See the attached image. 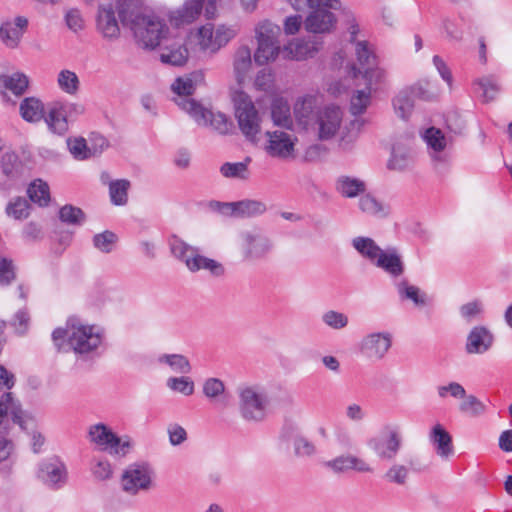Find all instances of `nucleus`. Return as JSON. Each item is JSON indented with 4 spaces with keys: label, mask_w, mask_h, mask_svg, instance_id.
Listing matches in <instances>:
<instances>
[{
    "label": "nucleus",
    "mask_w": 512,
    "mask_h": 512,
    "mask_svg": "<svg viewBox=\"0 0 512 512\" xmlns=\"http://www.w3.org/2000/svg\"><path fill=\"white\" fill-rule=\"evenodd\" d=\"M355 55L358 62L357 69L363 70L367 66L376 65L378 62L374 49L365 40L356 42Z\"/></svg>",
    "instance_id": "45"
},
{
    "label": "nucleus",
    "mask_w": 512,
    "mask_h": 512,
    "mask_svg": "<svg viewBox=\"0 0 512 512\" xmlns=\"http://www.w3.org/2000/svg\"><path fill=\"white\" fill-rule=\"evenodd\" d=\"M321 319L326 326L334 330H341L349 323V319L346 314L335 310H328L324 312Z\"/></svg>",
    "instance_id": "61"
},
{
    "label": "nucleus",
    "mask_w": 512,
    "mask_h": 512,
    "mask_svg": "<svg viewBox=\"0 0 512 512\" xmlns=\"http://www.w3.org/2000/svg\"><path fill=\"white\" fill-rule=\"evenodd\" d=\"M160 59L165 64L181 66L185 64L188 59V50L185 46L180 44L166 47L161 52Z\"/></svg>",
    "instance_id": "48"
},
{
    "label": "nucleus",
    "mask_w": 512,
    "mask_h": 512,
    "mask_svg": "<svg viewBox=\"0 0 512 512\" xmlns=\"http://www.w3.org/2000/svg\"><path fill=\"white\" fill-rule=\"evenodd\" d=\"M340 6L338 0H329L323 5L313 7L304 21L305 29L315 34L329 33L336 23V17L330 10H337Z\"/></svg>",
    "instance_id": "12"
},
{
    "label": "nucleus",
    "mask_w": 512,
    "mask_h": 512,
    "mask_svg": "<svg viewBox=\"0 0 512 512\" xmlns=\"http://www.w3.org/2000/svg\"><path fill=\"white\" fill-rule=\"evenodd\" d=\"M484 311V305L481 300H473L471 302L463 304L460 309L461 317L468 323L473 322L480 318Z\"/></svg>",
    "instance_id": "63"
},
{
    "label": "nucleus",
    "mask_w": 512,
    "mask_h": 512,
    "mask_svg": "<svg viewBox=\"0 0 512 512\" xmlns=\"http://www.w3.org/2000/svg\"><path fill=\"white\" fill-rule=\"evenodd\" d=\"M179 107L194 118L198 124L210 125L220 134L229 133L233 127L232 122L225 114L207 110L193 99H182L179 102Z\"/></svg>",
    "instance_id": "7"
},
{
    "label": "nucleus",
    "mask_w": 512,
    "mask_h": 512,
    "mask_svg": "<svg viewBox=\"0 0 512 512\" xmlns=\"http://www.w3.org/2000/svg\"><path fill=\"white\" fill-rule=\"evenodd\" d=\"M59 218L62 222L70 225H81L85 220V214L78 207L65 205L59 211Z\"/></svg>",
    "instance_id": "60"
},
{
    "label": "nucleus",
    "mask_w": 512,
    "mask_h": 512,
    "mask_svg": "<svg viewBox=\"0 0 512 512\" xmlns=\"http://www.w3.org/2000/svg\"><path fill=\"white\" fill-rule=\"evenodd\" d=\"M38 478L48 487L59 489L67 481V470L57 458L45 460L39 465Z\"/></svg>",
    "instance_id": "19"
},
{
    "label": "nucleus",
    "mask_w": 512,
    "mask_h": 512,
    "mask_svg": "<svg viewBox=\"0 0 512 512\" xmlns=\"http://www.w3.org/2000/svg\"><path fill=\"white\" fill-rule=\"evenodd\" d=\"M412 163L411 149L404 145H394L391 157L388 160L387 167L389 170L404 171Z\"/></svg>",
    "instance_id": "39"
},
{
    "label": "nucleus",
    "mask_w": 512,
    "mask_h": 512,
    "mask_svg": "<svg viewBox=\"0 0 512 512\" xmlns=\"http://www.w3.org/2000/svg\"><path fill=\"white\" fill-rule=\"evenodd\" d=\"M130 182L126 179H120L109 182V196L112 204L123 206L128 201V190Z\"/></svg>",
    "instance_id": "50"
},
{
    "label": "nucleus",
    "mask_w": 512,
    "mask_h": 512,
    "mask_svg": "<svg viewBox=\"0 0 512 512\" xmlns=\"http://www.w3.org/2000/svg\"><path fill=\"white\" fill-rule=\"evenodd\" d=\"M371 103L370 88L356 90L351 96L350 112L357 116L363 114Z\"/></svg>",
    "instance_id": "56"
},
{
    "label": "nucleus",
    "mask_w": 512,
    "mask_h": 512,
    "mask_svg": "<svg viewBox=\"0 0 512 512\" xmlns=\"http://www.w3.org/2000/svg\"><path fill=\"white\" fill-rule=\"evenodd\" d=\"M203 4L204 0H187L181 9L171 14V21L177 26L193 22L201 14Z\"/></svg>",
    "instance_id": "32"
},
{
    "label": "nucleus",
    "mask_w": 512,
    "mask_h": 512,
    "mask_svg": "<svg viewBox=\"0 0 512 512\" xmlns=\"http://www.w3.org/2000/svg\"><path fill=\"white\" fill-rule=\"evenodd\" d=\"M273 248L271 238L261 229L254 228L241 233V249L247 260L264 259Z\"/></svg>",
    "instance_id": "10"
},
{
    "label": "nucleus",
    "mask_w": 512,
    "mask_h": 512,
    "mask_svg": "<svg viewBox=\"0 0 512 512\" xmlns=\"http://www.w3.org/2000/svg\"><path fill=\"white\" fill-rule=\"evenodd\" d=\"M396 290L400 300H410L416 307L422 308L428 304L427 294L415 285L409 284L407 280L396 283Z\"/></svg>",
    "instance_id": "35"
},
{
    "label": "nucleus",
    "mask_w": 512,
    "mask_h": 512,
    "mask_svg": "<svg viewBox=\"0 0 512 512\" xmlns=\"http://www.w3.org/2000/svg\"><path fill=\"white\" fill-rule=\"evenodd\" d=\"M0 84L15 95H22L28 88V77L23 73H14L9 76L0 77Z\"/></svg>",
    "instance_id": "52"
},
{
    "label": "nucleus",
    "mask_w": 512,
    "mask_h": 512,
    "mask_svg": "<svg viewBox=\"0 0 512 512\" xmlns=\"http://www.w3.org/2000/svg\"><path fill=\"white\" fill-rule=\"evenodd\" d=\"M235 115L246 138L255 139L261 129V117L248 95L240 93L235 98Z\"/></svg>",
    "instance_id": "8"
},
{
    "label": "nucleus",
    "mask_w": 512,
    "mask_h": 512,
    "mask_svg": "<svg viewBox=\"0 0 512 512\" xmlns=\"http://www.w3.org/2000/svg\"><path fill=\"white\" fill-rule=\"evenodd\" d=\"M19 110L22 118L28 122H39L44 117L43 103L34 97L25 98Z\"/></svg>",
    "instance_id": "41"
},
{
    "label": "nucleus",
    "mask_w": 512,
    "mask_h": 512,
    "mask_svg": "<svg viewBox=\"0 0 512 512\" xmlns=\"http://www.w3.org/2000/svg\"><path fill=\"white\" fill-rule=\"evenodd\" d=\"M392 346V335L389 332H373L367 334L360 343V350L368 359L379 361L385 357Z\"/></svg>",
    "instance_id": "17"
},
{
    "label": "nucleus",
    "mask_w": 512,
    "mask_h": 512,
    "mask_svg": "<svg viewBox=\"0 0 512 512\" xmlns=\"http://www.w3.org/2000/svg\"><path fill=\"white\" fill-rule=\"evenodd\" d=\"M88 438L91 443L100 447L103 451L110 454L125 455L129 447L128 442H122L121 439L105 424L97 423L91 425L88 429Z\"/></svg>",
    "instance_id": "14"
},
{
    "label": "nucleus",
    "mask_w": 512,
    "mask_h": 512,
    "mask_svg": "<svg viewBox=\"0 0 512 512\" xmlns=\"http://www.w3.org/2000/svg\"><path fill=\"white\" fill-rule=\"evenodd\" d=\"M423 137L430 149L433 161L438 164L448 163L449 155L444 152L448 145V139L444 133L439 128L430 127L425 131Z\"/></svg>",
    "instance_id": "24"
},
{
    "label": "nucleus",
    "mask_w": 512,
    "mask_h": 512,
    "mask_svg": "<svg viewBox=\"0 0 512 512\" xmlns=\"http://www.w3.org/2000/svg\"><path fill=\"white\" fill-rule=\"evenodd\" d=\"M336 190L345 198H354L365 192L366 183L359 178L340 176L336 181Z\"/></svg>",
    "instance_id": "37"
},
{
    "label": "nucleus",
    "mask_w": 512,
    "mask_h": 512,
    "mask_svg": "<svg viewBox=\"0 0 512 512\" xmlns=\"http://www.w3.org/2000/svg\"><path fill=\"white\" fill-rule=\"evenodd\" d=\"M429 440L436 454L441 458L447 459L453 455L452 437L441 424L438 423L432 427Z\"/></svg>",
    "instance_id": "26"
},
{
    "label": "nucleus",
    "mask_w": 512,
    "mask_h": 512,
    "mask_svg": "<svg viewBox=\"0 0 512 512\" xmlns=\"http://www.w3.org/2000/svg\"><path fill=\"white\" fill-rule=\"evenodd\" d=\"M21 162L18 155L10 150L3 153L1 158V169L7 177H16L20 171Z\"/></svg>",
    "instance_id": "57"
},
{
    "label": "nucleus",
    "mask_w": 512,
    "mask_h": 512,
    "mask_svg": "<svg viewBox=\"0 0 512 512\" xmlns=\"http://www.w3.org/2000/svg\"><path fill=\"white\" fill-rule=\"evenodd\" d=\"M315 100L313 97L305 96L297 99L294 104V116L299 125L304 129L309 130L313 123L316 111Z\"/></svg>",
    "instance_id": "30"
},
{
    "label": "nucleus",
    "mask_w": 512,
    "mask_h": 512,
    "mask_svg": "<svg viewBox=\"0 0 512 512\" xmlns=\"http://www.w3.org/2000/svg\"><path fill=\"white\" fill-rule=\"evenodd\" d=\"M325 467L334 473H345L356 471L358 473H372L373 468L364 459L352 454H343L332 460L325 462Z\"/></svg>",
    "instance_id": "23"
},
{
    "label": "nucleus",
    "mask_w": 512,
    "mask_h": 512,
    "mask_svg": "<svg viewBox=\"0 0 512 512\" xmlns=\"http://www.w3.org/2000/svg\"><path fill=\"white\" fill-rule=\"evenodd\" d=\"M249 162L250 158L244 162H226L220 167V173L225 178L246 180L249 177Z\"/></svg>",
    "instance_id": "51"
},
{
    "label": "nucleus",
    "mask_w": 512,
    "mask_h": 512,
    "mask_svg": "<svg viewBox=\"0 0 512 512\" xmlns=\"http://www.w3.org/2000/svg\"><path fill=\"white\" fill-rule=\"evenodd\" d=\"M369 446L382 460H393L399 453L402 446V436L398 427L385 426L381 436L371 439Z\"/></svg>",
    "instance_id": "15"
},
{
    "label": "nucleus",
    "mask_w": 512,
    "mask_h": 512,
    "mask_svg": "<svg viewBox=\"0 0 512 512\" xmlns=\"http://www.w3.org/2000/svg\"><path fill=\"white\" fill-rule=\"evenodd\" d=\"M495 341L494 334L484 325L474 326L466 337L465 351L467 354H484Z\"/></svg>",
    "instance_id": "20"
},
{
    "label": "nucleus",
    "mask_w": 512,
    "mask_h": 512,
    "mask_svg": "<svg viewBox=\"0 0 512 512\" xmlns=\"http://www.w3.org/2000/svg\"><path fill=\"white\" fill-rule=\"evenodd\" d=\"M410 468L407 465L393 463L385 472L384 479L390 484L405 486L409 479Z\"/></svg>",
    "instance_id": "54"
},
{
    "label": "nucleus",
    "mask_w": 512,
    "mask_h": 512,
    "mask_svg": "<svg viewBox=\"0 0 512 512\" xmlns=\"http://www.w3.org/2000/svg\"><path fill=\"white\" fill-rule=\"evenodd\" d=\"M294 433H295V437H294L293 445H294L295 454L297 456H301V457L312 456L316 452L315 445L311 441H309L307 438L298 435L296 428H294L292 426L286 427L283 431V437L286 439H291L293 437Z\"/></svg>",
    "instance_id": "40"
},
{
    "label": "nucleus",
    "mask_w": 512,
    "mask_h": 512,
    "mask_svg": "<svg viewBox=\"0 0 512 512\" xmlns=\"http://www.w3.org/2000/svg\"><path fill=\"white\" fill-rule=\"evenodd\" d=\"M210 207L223 216L235 218H249L262 215L266 212L267 206L264 202L255 199H244L236 202L210 203Z\"/></svg>",
    "instance_id": "13"
},
{
    "label": "nucleus",
    "mask_w": 512,
    "mask_h": 512,
    "mask_svg": "<svg viewBox=\"0 0 512 512\" xmlns=\"http://www.w3.org/2000/svg\"><path fill=\"white\" fill-rule=\"evenodd\" d=\"M169 247L173 256L182 261L191 272L206 270L215 277L225 273L224 266L220 262L201 255L197 247L187 244L177 236L169 239Z\"/></svg>",
    "instance_id": "3"
},
{
    "label": "nucleus",
    "mask_w": 512,
    "mask_h": 512,
    "mask_svg": "<svg viewBox=\"0 0 512 512\" xmlns=\"http://www.w3.org/2000/svg\"><path fill=\"white\" fill-rule=\"evenodd\" d=\"M167 387L185 396L194 393V382L189 377H170L167 380Z\"/></svg>",
    "instance_id": "64"
},
{
    "label": "nucleus",
    "mask_w": 512,
    "mask_h": 512,
    "mask_svg": "<svg viewBox=\"0 0 512 512\" xmlns=\"http://www.w3.org/2000/svg\"><path fill=\"white\" fill-rule=\"evenodd\" d=\"M263 146L267 155L279 160H290L295 157V145L297 138L285 131L275 130L265 133Z\"/></svg>",
    "instance_id": "11"
},
{
    "label": "nucleus",
    "mask_w": 512,
    "mask_h": 512,
    "mask_svg": "<svg viewBox=\"0 0 512 512\" xmlns=\"http://www.w3.org/2000/svg\"><path fill=\"white\" fill-rule=\"evenodd\" d=\"M257 48L254 52V60L258 65H265L276 60L278 55L282 53L279 41L267 42L256 40Z\"/></svg>",
    "instance_id": "38"
},
{
    "label": "nucleus",
    "mask_w": 512,
    "mask_h": 512,
    "mask_svg": "<svg viewBox=\"0 0 512 512\" xmlns=\"http://www.w3.org/2000/svg\"><path fill=\"white\" fill-rule=\"evenodd\" d=\"M204 75L201 71L194 72L186 77L177 78L171 88L175 94L179 96V99L176 101L179 106V102L182 99H189L188 96L192 95L196 86L203 83Z\"/></svg>",
    "instance_id": "28"
},
{
    "label": "nucleus",
    "mask_w": 512,
    "mask_h": 512,
    "mask_svg": "<svg viewBox=\"0 0 512 512\" xmlns=\"http://www.w3.org/2000/svg\"><path fill=\"white\" fill-rule=\"evenodd\" d=\"M374 266L394 279L401 277L405 272L403 257L395 247L383 249Z\"/></svg>",
    "instance_id": "21"
},
{
    "label": "nucleus",
    "mask_w": 512,
    "mask_h": 512,
    "mask_svg": "<svg viewBox=\"0 0 512 512\" xmlns=\"http://www.w3.org/2000/svg\"><path fill=\"white\" fill-rule=\"evenodd\" d=\"M238 34L236 25H219L216 29L212 24L201 26L196 33L200 50L216 53Z\"/></svg>",
    "instance_id": "6"
},
{
    "label": "nucleus",
    "mask_w": 512,
    "mask_h": 512,
    "mask_svg": "<svg viewBox=\"0 0 512 512\" xmlns=\"http://www.w3.org/2000/svg\"><path fill=\"white\" fill-rule=\"evenodd\" d=\"M65 116L59 102H53L49 107L47 115L44 117L48 129L54 134L65 135L69 130V123Z\"/></svg>",
    "instance_id": "31"
},
{
    "label": "nucleus",
    "mask_w": 512,
    "mask_h": 512,
    "mask_svg": "<svg viewBox=\"0 0 512 512\" xmlns=\"http://www.w3.org/2000/svg\"><path fill=\"white\" fill-rule=\"evenodd\" d=\"M271 118L276 126L286 129L292 128L293 119L287 100L281 97L273 99L271 103Z\"/></svg>",
    "instance_id": "34"
},
{
    "label": "nucleus",
    "mask_w": 512,
    "mask_h": 512,
    "mask_svg": "<svg viewBox=\"0 0 512 512\" xmlns=\"http://www.w3.org/2000/svg\"><path fill=\"white\" fill-rule=\"evenodd\" d=\"M473 86L481 91L484 102L493 101L500 92V85L494 75H487L477 78L473 82Z\"/></svg>",
    "instance_id": "43"
},
{
    "label": "nucleus",
    "mask_w": 512,
    "mask_h": 512,
    "mask_svg": "<svg viewBox=\"0 0 512 512\" xmlns=\"http://www.w3.org/2000/svg\"><path fill=\"white\" fill-rule=\"evenodd\" d=\"M416 98H425V91L421 85H412L400 90L392 99L397 117L408 120L413 113Z\"/></svg>",
    "instance_id": "18"
},
{
    "label": "nucleus",
    "mask_w": 512,
    "mask_h": 512,
    "mask_svg": "<svg viewBox=\"0 0 512 512\" xmlns=\"http://www.w3.org/2000/svg\"><path fill=\"white\" fill-rule=\"evenodd\" d=\"M358 205L363 213L370 216L381 218L389 213L388 206L369 193L361 195Z\"/></svg>",
    "instance_id": "42"
},
{
    "label": "nucleus",
    "mask_w": 512,
    "mask_h": 512,
    "mask_svg": "<svg viewBox=\"0 0 512 512\" xmlns=\"http://www.w3.org/2000/svg\"><path fill=\"white\" fill-rule=\"evenodd\" d=\"M9 413L13 423L18 424L23 430H27L29 425L34 423L33 418L25 414L20 404L14 400L12 393L6 392L0 398V431L9 430Z\"/></svg>",
    "instance_id": "16"
},
{
    "label": "nucleus",
    "mask_w": 512,
    "mask_h": 512,
    "mask_svg": "<svg viewBox=\"0 0 512 512\" xmlns=\"http://www.w3.org/2000/svg\"><path fill=\"white\" fill-rule=\"evenodd\" d=\"M30 200L40 206L48 205L50 201L49 186L46 182L38 179L32 182L27 190Z\"/></svg>",
    "instance_id": "55"
},
{
    "label": "nucleus",
    "mask_w": 512,
    "mask_h": 512,
    "mask_svg": "<svg viewBox=\"0 0 512 512\" xmlns=\"http://www.w3.org/2000/svg\"><path fill=\"white\" fill-rule=\"evenodd\" d=\"M352 78H357L360 75L366 82L365 88H370L372 92L373 87L383 84L387 78V72L384 68L379 66V61L376 65L367 66L363 70L357 69V66L353 64L350 69Z\"/></svg>",
    "instance_id": "27"
},
{
    "label": "nucleus",
    "mask_w": 512,
    "mask_h": 512,
    "mask_svg": "<svg viewBox=\"0 0 512 512\" xmlns=\"http://www.w3.org/2000/svg\"><path fill=\"white\" fill-rule=\"evenodd\" d=\"M67 146L70 153L77 160H85L92 156V150L87 146L86 140L82 137L69 138Z\"/></svg>",
    "instance_id": "59"
},
{
    "label": "nucleus",
    "mask_w": 512,
    "mask_h": 512,
    "mask_svg": "<svg viewBox=\"0 0 512 512\" xmlns=\"http://www.w3.org/2000/svg\"><path fill=\"white\" fill-rule=\"evenodd\" d=\"M57 85L65 94L74 96L80 89V80L74 71L63 69L57 75Z\"/></svg>",
    "instance_id": "46"
},
{
    "label": "nucleus",
    "mask_w": 512,
    "mask_h": 512,
    "mask_svg": "<svg viewBox=\"0 0 512 512\" xmlns=\"http://www.w3.org/2000/svg\"><path fill=\"white\" fill-rule=\"evenodd\" d=\"M158 362L168 365L173 372L179 374H188L192 370L190 361L182 354H163L159 356Z\"/></svg>",
    "instance_id": "49"
},
{
    "label": "nucleus",
    "mask_w": 512,
    "mask_h": 512,
    "mask_svg": "<svg viewBox=\"0 0 512 512\" xmlns=\"http://www.w3.org/2000/svg\"><path fill=\"white\" fill-rule=\"evenodd\" d=\"M118 240L117 235L109 230L102 233L95 234L93 237L94 247L102 253H110L113 251L116 242Z\"/></svg>",
    "instance_id": "58"
},
{
    "label": "nucleus",
    "mask_w": 512,
    "mask_h": 512,
    "mask_svg": "<svg viewBox=\"0 0 512 512\" xmlns=\"http://www.w3.org/2000/svg\"><path fill=\"white\" fill-rule=\"evenodd\" d=\"M141 5L142 0H116L121 22L133 32L138 46L153 50L161 44L169 29L163 19L143 10Z\"/></svg>",
    "instance_id": "1"
},
{
    "label": "nucleus",
    "mask_w": 512,
    "mask_h": 512,
    "mask_svg": "<svg viewBox=\"0 0 512 512\" xmlns=\"http://www.w3.org/2000/svg\"><path fill=\"white\" fill-rule=\"evenodd\" d=\"M239 409L247 421L260 422L265 419L269 406L266 391L256 385L238 388Z\"/></svg>",
    "instance_id": "4"
},
{
    "label": "nucleus",
    "mask_w": 512,
    "mask_h": 512,
    "mask_svg": "<svg viewBox=\"0 0 512 512\" xmlns=\"http://www.w3.org/2000/svg\"><path fill=\"white\" fill-rule=\"evenodd\" d=\"M28 27V19L17 16L13 20H6L0 26V39L9 48H16Z\"/></svg>",
    "instance_id": "25"
},
{
    "label": "nucleus",
    "mask_w": 512,
    "mask_h": 512,
    "mask_svg": "<svg viewBox=\"0 0 512 512\" xmlns=\"http://www.w3.org/2000/svg\"><path fill=\"white\" fill-rule=\"evenodd\" d=\"M315 52H317V47L310 41L303 39H295L282 49L283 57L293 60H302L307 57H312Z\"/></svg>",
    "instance_id": "33"
},
{
    "label": "nucleus",
    "mask_w": 512,
    "mask_h": 512,
    "mask_svg": "<svg viewBox=\"0 0 512 512\" xmlns=\"http://www.w3.org/2000/svg\"><path fill=\"white\" fill-rule=\"evenodd\" d=\"M29 203L25 198L18 197L10 201L6 207V214L14 219L21 220L29 216Z\"/></svg>",
    "instance_id": "62"
},
{
    "label": "nucleus",
    "mask_w": 512,
    "mask_h": 512,
    "mask_svg": "<svg viewBox=\"0 0 512 512\" xmlns=\"http://www.w3.org/2000/svg\"><path fill=\"white\" fill-rule=\"evenodd\" d=\"M254 32L256 40L274 42L279 41L278 38L280 36L281 29L278 25L269 20H262L256 24Z\"/></svg>",
    "instance_id": "53"
},
{
    "label": "nucleus",
    "mask_w": 512,
    "mask_h": 512,
    "mask_svg": "<svg viewBox=\"0 0 512 512\" xmlns=\"http://www.w3.org/2000/svg\"><path fill=\"white\" fill-rule=\"evenodd\" d=\"M203 395L214 404L226 406L228 404V396L224 382L216 377L205 379L202 385Z\"/></svg>",
    "instance_id": "29"
},
{
    "label": "nucleus",
    "mask_w": 512,
    "mask_h": 512,
    "mask_svg": "<svg viewBox=\"0 0 512 512\" xmlns=\"http://www.w3.org/2000/svg\"><path fill=\"white\" fill-rule=\"evenodd\" d=\"M233 66L238 81H241L252 66L251 50L248 46H241L237 49Z\"/></svg>",
    "instance_id": "47"
},
{
    "label": "nucleus",
    "mask_w": 512,
    "mask_h": 512,
    "mask_svg": "<svg viewBox=\"0 0 512 512\" xmlns=\"http://www.w3.org/2000/svg\"><path fill=\"white\" fill-rule=\"evenodd\" d=\"M352 247L361 257L368 260L372 265L382 252V248L370 237L358 236L352 239Z\"/></svg>",
    "instance_id": "36"
},
{
    "label": "nucleus",
    "mask_w": 512,
    "mask_h": 512,
    "mask_svg": "<svg viewBox=\"0 0 512 512\" xmlns=\"http://www.w3.org/2000/svg\"><path fill=\"white\" fill-rule=\"evenodd\" d=\"M153 470L146 463L129 465L121 476V488L128 495L135 496L152 487Z\"/></svg>",
    "instance_id": "9"
},
{
    "label": "nucleus",
    "mask_w": 512,
    "mask_h": 512,
    "mask_svg": "<svg viewBox=\"0 0 512 512\" xmlns=\"http://www.w3.org/2000/svg\"><path fill=\"white\" fill-rule=\"evenodd\" d=\"M96 29L107 40H116L120 36V25L111 5H101L96 18Z\"/></svg>",
    "instance_id": "22"
},
{
    "label": "nucleus",
    "mask_w": 512,
    "mask_h": 512,
    "mask_svg": "<svg viewBox=\"0 0 512 512\" xmlns=\"http://www.w3.org/2000/svg\"><path fill=\"white\" fill-rule=\"evenodd\" d=\"M344 111L337 105H327L318 109L309 130L320 141L333 139L339 132Z\"/></svg>",
    "instance_id": "5"
},
{
    "label": "nucleus",
    "mask_w": 512,
    "mask_h": 512,
    "mask_svg": "<svg viewBox=\"0 0 512 512\" xmlns=\"http://www.w3.org/2000/svg\"><path fill=\"white\" fill-rule=\"evenodd\" d=\"M52 340L58 351L71 348L77 354L88 355L100 347L103 333L97 326L69 319L65 328H56L53 331Z\"/></svg>",
    "instance_id": "2"
},
{
    "label": "nucleus",
    "mask_w": 512,
    "mask_h": 512,
    "mask_svg": "<svg viewBox=\"0 0 512 512\" xmlns=\"http://www.w3.org/2000/svg\"><path fill=\"white\" fill-rule=\"evenodd\" d=\"M461 400L458 409L460 413L465 416L476 418L486 412V405L472 394L468 395L467 392H465V396L462 397Z\"/></svg>",
    "instance_id": "44"
}]
</instances>
